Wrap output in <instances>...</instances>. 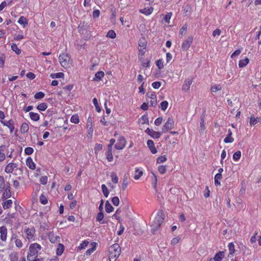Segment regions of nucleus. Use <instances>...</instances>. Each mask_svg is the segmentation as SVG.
<instances>
[{"instance_id": "obj_52", "label": "nucleus", "mask_w": 261, "mask_h": 261, "mask_svg": "<svg viewBox=\"0 0 261 261\" xmlns=\"http://www.w3.org/2000/svg\"><path fill=\"white\" fill-rule=\"evenodd\" d=\"M40 201L43 204H46L47 203V199L45 196L42 194L40 196Z\"/></svg>"}, {"instance_id": "obj_18", "label": "nucleus", "mask_w": 261, "mask_h": 261, "mask_svg": "<svg viewBox=\"0 0 261 261\" xmlns=\"http://www.w3.org/2000/svg\"><path fill=\"white\" fill-rule=\"evenodd\" d=\"M17 215L16 213L8 214L4 219V220L6 223L11 224L13 222L12 219L16 218Z\"/></svg>"}, {"instance_id": "obj_36", "label": "nucleus", "mask_w": 261, "mask_h": 261, "mask_svg": "<svg viewBox=\"0 0 261 261\" xmlns=\"http://www.w3.org/2000/svg\"><path fill=\"white\" fill-rule=\"evenodd\" d=\"M50 76L52 79H59V78H63L64 76V74L62 72H58L56 73H51L50 75Z\"/></svg>"}, {"instance_id": "obj_21", "label": "nucleus", "mask_w": 261, "mask_h": 261, "mask_svg": "<svg viewBox=\"0 0 261 261\" xmlns=\"http://www.w3.org/2000/svg\"><path fill=\"white\" fill-rule=\"evenodd\" d=\"M26 164L27 166L30 168L31 169L34 170L35 169L36 165L33 160L31 157H29L27 158L26 160Z\"/></svg>"}, {"instance_id": "obj_48", "label": "nucleus", "mask_w": 261, "mask_h": 261, "mask_svg": "<svg viewBox=\"0 0 261 261\" xmlns=\"http://www.w3.org/2000/svg\"><path fill=\"white\" fill-rule=\"evenodd\" d=\"M160 105L161 110L163 111H165L168 106V102L166 100L163 101L161 103Z\"/></svg>"}, {"instance_id": "obj_38", "label": "nucleus", "mask_w": 261, "mask_h": 261, "mask_svg": "<svg viewBox=\"0 0 261 261\" xmlns=\"http://www.w3.org/2000/svg\"><path fill=\"white\" fill-rule=\"evenodd\" d=\"M18 22L23 25V28L28 24V21L27 19L24 17V16H21L18 21Z\"/></svg>"}, {"instance_id": "obj_33", "label": "nucleus", "mask_w": 261, "mask_h": 261, "mask_svg": "<svg viewBox=\"0 0 261 261\" xmlns=\"http://www.w3.org/2000/svg\"><path fill=\"white\" fill-rule=\"evenodd\" d=\"M107 159L109 162H111L113 160V156L112 154V149L108 148V151L106 153Z\"/></svg>"}, {"instance_id": "obj_25", "label": "nucleus", "mask_w": 261, "mask_h": 261, "mask_svg": "<svg viewBox=\"0 0 261 261\" xmlns=\"http://www.w3.org/2000/svg\"><path fill=\"white\" fill-rule=\"evenodd\" d=\"M105 73L103 71H98L95 74V77L93 79L94 81H99L104 76Z\"/></svg>"}, {"instance_id": "obj_50", "label": "nucleus", "mask_w": 261, "mask_h": 261, "mask_svg": "<svg viewBox=\"0 0 261 261\" xmlns=\"http://www.w3.org/2000/svg\"><path fill=\"white\" fill-rule=\"evenodd\" d=\"M33 148L30 147H27L24 149V153L27 155H31L33 153Z\"/></svg>"}, {"instance_id": "obj_46", "label": "nucleus", "mask_w": 261, "mask_h": 261, "mask_svg": "<svg viewBox=\"0 0 261 261\" xmlns=\"http://www.w3.org/2000/svg\"><path fill=\"white\" fill-rule=\"evenodd\" d=\"M241 156V152L240 151H237L233 155V159L235 161H238Z\"/></svg>"}, {"instance_id": "obj_13", "label": "nucleus", "mask_w": 261, "mask_h": 261, "mask_svg": "<svg viewBox=\"0 0 261 261\" xmlns=\"http://www.w3.org/2000/svg\"><path fill=\"white\" fill-rule=\"evenodd\" d=\"M11 196L10 185L9 182H7V186L4 190L3 198L6 199L7 198H10Z\"/></svg>"}, {"instance_id": "obj_17", "label": "nucleus", "mask_w": 261, "mask_h": 261, "mask_svg": "<svg viewBox=\"0 0 261 261\" xmlns=\"http://www.w3.org/2000/svg\"><path fill=\"white\" fill-rule=\"evenodd\" d=\"M48 239L51 243H55L59 242L60 237L55 235L53 232H49L48 235Z\"/></svg>"}, {"instance_id": "obj_27", "label": "nucleus", "mask_w": 261, "mask_h": 261, "mask_svg": "<svg viewBox=\"0 0 261 261\" xmlns=\"http://www.w3.org/2000/svg\"><path fill=\"white\" fill-rule=\"evenodd\" d=\"M249 60L248 58H246L244 59L241 60L239 63V66L240 68H243L246 66L249 63Z\"/></svg>"}, {"instance_id": "obj_63", "label": "nucleus", "mask_w": 261, "mask_h": 261, "mask_svg": "<svg viewBox=\"0 0 261 261\" xmlns=\"http://www.w3.org/2000/svg\"><path fill=\"white\" fill-rule=\"evenodd\" d=\"M103 213L101 212L97 214L96 217V220L98 222H100L103 219Z\"/></svg>"}, {"instance_id": "obj_54", "label": "nucleus", "mask_w": 261, "mask_h": 261, "mask_svg": "<svg viewBox=\"0 0 261 261\" xmlns=\"http://www.w3.org/2000/svg\"><path fill=\"white\" fill-rule=\"evenodd\" d=\"M258 122V120H257V118H255L253 116H251L250 118V125H254L256 124Z\"/></svg>"}, {"instance_id": "obj_9", "label": "nucleus", "mask_w": 261, "mask_h": 261, "mask_svg": "<svg viewBox=\"0 0 261 261\" xmlns=\"http://www.w3.org/2000/svg\"><path fill=\"white\" fill-rule=\"evenodd\" d=\"M17 167V164L13 163H9L5 167V171L7 173H11Z\"/></svg>"}, {"instance_id": "obj_49", "label": "nucleus", "mask_w": 261, "mask_h": 261, "mask_svg": "<svg viewBox=\"0 0 261 261\" xmlns=\"http://www.w3.org/2000/svg\"><path fill=\"white\" fill-rule=\"evenodd\" d=\"M166 160L167 159L165 155L161 156L157 158L156 163L158 164H160L165 162Z\"/></svg>"}, {"instance_id": "obj_2", "label": "nucleus", "mask_w": 261, "mask_h": 261, "mask_svg": "<svg viewBox=\"0 0 261 261\" xmlns=\"http://www.w3.org/2000/svg\"><path fill=\"white\" fill-rule=\"evenodd\" d=\"M110 261H116L120 254L121 249L118 244L111 246L109 249Z\"/></svg>"}, {"instance_id": "obj_64", "label": "nucleus", "mask_w": 261, "mask_h": 261, "mask_svg": "<svg viewBox=\"0 0 261 261\" xmlns=\"http://www.w3.org/2000/svg\"><path fill=\"white\" fill-rule=\"evenodd\" d=\"M233 139L231 136H227V137H226L224 140V142L225 143H232L233 141Z\"/></svg>"}, {"instance_id": "obj_56", "label": "nucleus", "mask_w": 261, "mask_h": 261, "mask_svg": "<svg viewBox=\"0 0 261 261\" xmlns=\"http://www.w3.org/2000/svg\"><path fill=\"white\" fill-rule=\"evenodd\" d=\"M172 16V13H168L164 16V20L165 22L169 23Z\"/></svg>"}, {"instance_id": "obj_45", "label": "nucleus", "mask_w": 261, "mask_h": 261, "mask_svg": "<svg viewBox=\"0 0 261 261\" xmlns=\"http://www.w3.org/2000/svg\"><path fill=\"white\" fill-rule=\"evenodd\" d=\"M6 159V155L3 152V147L0 146V162H3Z\"/></svg>"}, {"instance_id": "obj_35", "label": "nucleus", "mask_w": 261, "mask_h": 261, "mask_svg": "<svg viewBox=\"0 0 261 261\" xmlns=\"http://www.w3.org/2000/svg\"><path fill=\"white\" fill-rule=\"evenodd\" d=\"M222 89V86L220 84L214 85L211 88V90L212 92H216L218 91H220Z\"/></svg>"}, {"instance_id": "obj_23", "label": "nucleus", "mask_w": 261, "mask_h": 261, "mask_svg": "<svg viewBox=\"0 0 261 261\" xmlns=\"http://www.w3.org/2000/svg\"><path fill=\"white\" fill-rule=\"evenodd\" d=\"M153 10V9L152 7L144 8L143 9L140 10V12L145 15H149L152 13Z\"/></svg>"}, {"instance_id": "obj_14", "label": "nucleus", "mask_w": 261, "mask_h": 261, "mask_svg": "<svg viewBox=\"0 0 261 261\" xmlns=\"http://www.w3.org/2000/svg\"><path fill=\"white\" fill-rule=\"evenodd\" d=\"M1 122L4 125L7 126L10 130L11 133H12L13 130L14 129V125L13 121L10 120L9 121H5L3 120H1Z\"/></svg>"}, {"instance_id": "obj_34", "label": "nucleus", "mask_w": 261, "mask_h": 261, "mask_svg": "<svg viewBox=\"0 0 261 261\" xmlns=\"http://www.w3.org/2000/svg\"><path fill=\"white\" fill-rule=\"evenodd\" d=\"M105 208H106V211L108 213H110L113 212L114 210L113 207L111 205V204L110 203V202L108 201H107L106 202Z\"/></svg>"}, {"instance_id": "obj_37", "label": "nucleus", "mask_w": 261, "mask_h": 261, "mask_svg": "<svg viewBox=\"0 0 261 261\" xmlns=\"http://www.w3.org/2000/svg\"><path fill=\"white\" fill-rule=\"evenodd\" d=\"M29 125L27 123H23L21 126L20 130L21 133H25L29 130Z\"/></svg>"}, {"instance_id": "obj_10", "label": "nucleus", "mask_w": 261, "mask_h": 261, "mask_svg": "<svg viewBox=\"0 0 261 261\" xmlns=\"http://www.w3.org/2000/svg\"><path fill=\"white\" fill-rule=\"evenodd\" d=\"M0 238L2 241L5 242L7 240V229L6 226H2L0 227Z\"/></svg>"}, {"instance_id": "obj_57", "label": "nucleus", "mask_w": 261, "mask_h": 261, "mask_svg": "<svg viewBox=\"0 0 261 261\" xmlns=\"http://www.w3.org/2000/svg\"><path fill=\"white\" fill-rule=\"evenodd\" d=\"M87 127L89 128V131L93 132L92 120L89 117L87 120Z\"/></svg>"}, {"instance_id": "obj_19", "label": "nucleus", "mask_w": 261, "mask_h": 261, "mask_svg": "<svg viewBox=\"0 0 261 261\" xmlns=\"http://www.w3.org/2000/svg\"><path fill=\"white\" fill-rule=\"evenodd\" d=\"M7 186V182L6 183L3 176H0V194L2 193Z\"/></svg>"}, {"instance_id": "obj_22", "label": "nucleus", "mask_w": 261, "mask_h": 261, "mask_svg": "<svg viewBox=\"0 0 261 261\" xmlns=\"http://www.w3.org/2000/svg\"><path fill=\"white\" fill-rule=\"evenodd\" d=\"M229 253L228 255V257H231L235 252L234 246L233 243H229L228 245Z\"/></svg>"}, {"instance_id": "obj_62", "label": "nucleus", "mask_w": 261, "mask_h": 261, "mask_svg": "<svg viewBox=\"0 0 261 261\" xmlns=\"http://www.w3.org/2000/svg\"><path fill=\"white\" fill-rule=\"evenodd\" d=\"M89 242L88 241H85L82 243L80 244V245L79 247V249L80 250L84 249H85L88 245Z\"/></svg>"}, {"instance_id": "obj_24", "label": "nucleus", "mask_w": 261, "mask_h": 261, "mask_svg": "<svg viewBox=\"0 0 261 261\" xmlns=\"http://www.w3.org/2000/svg\"><path fill=\"white\" fill-rule=\"evenodd\" d=\"M224 252L223 251H219L218 253H217L214 257V261L221 260L223 257L224 256Z\"/></svg>"}, {"instance_id": "obj_30", "label": "nucleus", "mask_w": 261, "mask_h": 261, "mask_svg": "<svg viewBox=\"0 0 261 261\" xmlns=\"http://www.w3.org/2000/svg\"><path fill=\"white\" fill-rule=\"evenodd\" d=\"M136 174L134 176V179L136 180L139 179L143 175V171L140 170L138 168L135 169Z\"/></svg>"}, {"instance_id": "obj_51", "label": "nucleus", "mask_w": 261, "mask_h": 261, "mask_svg": "<svg viewBox=\"0 0 261 261\" xmlns=\"http://www.w3.org/2000/svg\"><path fill=\"white\" fill-rule=\"evenodd\" d=\"M153 176L152 177V184L153 186V188L155 189L156 187L158 179L156 176L154 174H152Z\"/></svg>"}, {"instance_id": "obj_3", "label": "nucleus", "mask_w": 261, "mask_h": 261, "mask_svg": "<svg viewBox=\"0 0 261 261\" xmlns=\"http://www.w3.org/2000/svg\"><path fill=\"white\" fill-rule=\"evenodd\" d=\"M41 249V246L37 244H31L29 247V252L27 255L28 261L32 260V258H36L37 256L38 251Z\"/></svg>"}, {"instance_id": "obj_6", "label": "nucleus", "mask_w": 261, "mask_h": 261, "mask_svg": "<svg viewBox=\"0 0 261 261\" xmlns=\"http://www.w3.org/2000/svg\"><path fill=\"white\" fill-rule=\"evenodd\" d=\"M193 40L192 36H189L183 41L181 45V49L184 51H186L190 47Z\"/></svg>"}, {"instance_id": "obj_61", "label": "nucleus", "mask_w": 261, "mask_h": 261, "mask_svg": "<svg viewBox=\"0 0 261 261\" xmlns=\"http://www.w3.org/2000/svg\"><path fill=\"white\" fill-rule=\"evenodd\" d=\"M47 177L46 176H43L40 178V182L42 185H45L47 182Z\"/></svg>"}, {"instance_id": "obj_47", "label": "nucleus", "mask_w": 261, "mask_h": 261, "mask_svg": "<svg viewBox=\"0 0 261 261\" xmlns=\"http://www.w3.org/2000/svg\"><path fill=\"white\" fill-rule=\"evenodd\" d=\"M116 35L115 32L113 30L109 31L107 34V37H109L112 39L115 38L116 37Z\"/></svg>"}, {"instance_id": "obj_12", "label": "nucleus", "mask_w": 261, "mask_h": 261, "mask_svg": "<svg viewBox=\"0 0 261 261\" xmlns=\"http://www.w3.org/2000/svg\"><path fill=\"white\" fill-rule=\"evenodd\" d=\"M26 237L28 240H31L33 238L35 233V230L33 227L28 228L25 230Z\"/></svg>"}, {"instance_id": "obj_55", "label": "nucleus", "mask_w": 261, "mask_h": 261, "mask_svg": "<svg viewBox=\"0 0 261 261\" xmlns=\"http://www.w3.org/2000/svg\"><path fill=\"white\" fill-rule=\"evenodd\" d=\"M187 30V25L186 24L184 25L179 31V34L181 35V37L185 35L186 34Z\"/></svg>"}, {"instance_id": "obj_31", "label": "nucleus", "mask_w": 261, "mask_h": 261, "mask_svg": "<svg viewBox=\"0 0 261 261\" xmlns=\"http://www.w3.org/2000/svg\"><path fill=\"white\" fill-rule=\"evenodd\" d=\"M200 120L199 132L200 133H203L205 129L204 116H201Z\"/></svg>"}, {"instance_id": "obj_44", "label": "nucleus", "mask_w": 261, "mask_h": 261, "mask_svg": "<svg viewBox=\"0 0 261 261\" xmlns=\"http://www.w3.org/2000/svg\"><path fill=\"white\" fill-rule=\"evenodd\" d=\"M12 49L16 53L17 55H19L21 53V50L18 48L16 44H13L11 45Z\"/></svg>"}, {"instance_id": "obj_29", "label": "nucleus", "mask_w": 261, "mask_h": 261, "mask_svg": "<svg viewBox=\"0 0 261 261\" xmlns=\"http://www.w3.org/2000/svg\"><path fill=\"white\" fill-rule=\"evenodd\" d=\"M64 250V247L63 244L59 243L56 250V253L58 255H61Z\"/></svg>"}, {"instance_id": "obj_7", "label": "nucleus", "mask_w": 261, "mask_h": 261, "mask_svg": "<svg viewBox=\"0 0 261 261\" xmlns=\"http://www.w3.org/2000/svg\"><path fill=\"white\" fill-rule=\"evenodd\" d=\"M174 120L171 118H169L165 124L163 126L162 129L163 133L167 132L174 127Z\"/></svg>"}, {"instance_id": "obj_5", "label": "nucleus", "mask_w": 261, "mask_h": 261, "mask_svg": "<svg viewBox=\"0 0 261 261\" xmlns=\"http://www.w3.org/2000/svg\"><path fill=\"white\" fill-rule=\"evenodd\" d=\"M147 100L150 106L155 107L157 103L156 97L153 92H148L146 94Z\"/></svg>"}, {"instance_id": "obj_32", "label": "nucleus", "mask_w": 261, "mask_h": 261, "mask_svg": "<svg viewBox=\"0 0 261 261\" xmlns=\"http://www.w3.org/2000/svg\"><path fill=\"white\" fill-rule=\"evenodd\" d=\"M9 259L10 261H17L18 259V253L16 252H11L9 254Z\"/></svg>"}, {"instance_id": "obj_59", "label": "nucleus", "mask_w": 261, "mask_h": 261, "mask_svg": "<svg viewBox=\"0 0 261 261\" xmlns=\"http://www.w3.org/2000/svg\"><path fill=\"white\" fill-rule=\"evenodd\" d=\"M93 103L95 107V108L97 110V111L98 112H100V111H101V109L100 108V107H99V105H98V101H97V100L96 98H94L93 99Z\"/></svg>"}, {"instance_id": "obj_39", "label": "nucleus", "mask_w": 261, "mask_h": 261, "mask_svg": "<svg viewBox=\"0 0 261 261\" xmlns=\"http://www.w3.org/2000/svg\"><path fill=\"white\" fill-rule=\"evenodd\" d=\"M47 108V105L46 103L43 102L39 104L37 108L38 110L43 111H45Z\"/></svg>"}, {"instance_id": "obj_42", "label": "nucleus", "mask_w": 261, "mask_h": 261, "mask_svg": "<svg viewBox=\"0 0 261 261\" xmlns=\"http://www.w3.org/2000/svg\"><path fill=\"white\" fill-rule=\"evenodd\" d=\"M70 121L74 123H78L80 122L79 116L77 114L71 116Z\"/></svg>"}, {"instance_id": "obj_40", "label": "nucleus", "mask_w": 261, "mask_h": 261, "mask_svg": "<svg viewBox=\"0 0 261 261\" xmlns=\"http://www.w3.org/2000/svg\"><path fill=\"white\" fill-rule=\"evenodd\" d=\"M101 189L104 196L106 197H108L109 194V191L107 188L106 186L104 184L101 185Z\"/></svg>"}, {"instance_id": "obj_15", "label": "nucleus", "mask_w": 261, "mask_h": 261, "mask_svg": "<svg viewBox=\"0 0 261 261\" xmlns=\"http://www.w3.org/2000/svg\"><path fill=\"white\" fill-rule=\"evenodd\" d=\"M146 132L151 137L154 139H158L160 137L161 134L160 132H155L152 129L147 128Z\"/></svg>"}, {"instance_id": "obj_58", "label": "nucleus", "mask_w": 261, "mask_h": 261, "mask_svg": "<svg viewBox=\"0 0 261 261\" xmlns=\"http://www.w3.org/2000/svg\"><path fill=\"white\" fill-rule=\"evenodd\" d=\"M158 171L161 174H164L166 171V166L164 165H160L158 167Z\"/></svg>"}, {"instance_id": "obj_16", "label": "nucleus", "mask_w": 261, "mask_h": 261, "mask_svg": "<svg viewBox=\"0 0 261 261\" xmlns=\"http://www.w3.org/2000/svg\"><path fill=\"white\" fill-rule=\"evenodd\" d=\"M147 145L152 153L155 154L157 152V150L155 147L154 143L152 140H148L147 142Z\"/></svg>"}, {"instance_id": "obj_26", "label": "nucleus", "mask_w": 261, "mask_h": 261, "mask_svg": "<svg viewBox=\"0 0 261 261\" xmlns=\"http://www.w3.org/2000/svg\"><path fill=\"white\" fill-rule=\"evenodd\" d=\"M12 200H7L5 201H3L2 203V205L3 208L6 210L12 206Z\"/></svg>"}, {"instance_id": "obj_28", "label": "nucleus", "mask_w": 261, "mask_h": 261, "mask_svg": "<svg viewBox=\"0 0 261 261\" xmlns=\"http://www.w3.org/2000/svg\"><path fill=\"white\" fill-rule=\"evenodd\" d=\"M30 118L35 121H37L40 119V116L38 113L30 112L29 113Z\"/></svg>"}, {"instance_id": "obj_1", "label": "nucleus", "mask_w": 261, "mask_h": 261, "mask_svg": "<svg viewBox=\"0 0 261 261\" xmlns=\"http://www.w3.org/2000/svg\"><path fill=\"white\" fill-rule=\"evenodd\" d=\"M164 219L165 215L164 213L162 211H159L151 225V231L153 233H154L155 231L158 230Z\"/></svg>"}, {"instance_id": "obj_11", "label": "nucleus", "mask_w": 261, "mask_h": 261, "mask_svg": "<svg viewBox=\"0 0 261 261\" xmlns=\"http://www.w3.org/2000/svg\"><path fill=\"white\" fill-rule=\"evenodd\" d=\"M193 81L191 79H186L182 87V91L185 92H188L189 91L190 86L192 83Z\"/></svg>"}, {"instance_id": "obj_53", "label": "nucleus", "mask_w": 261, "mask_h": 261, "mask_svg": "<svg viewBox=\"0 0 261 261\" xmlns=\"http://www.w3.org/2000/svg\"><path fill=\"white\" fill-rule=\"evenodd\" d=\"M112 202L115 206H118L119 204V199L118 197L115 196L112 198Z\"/></svg>"}, {"instance_id": "obj_41", "label": "nucleus", "mask_w": 261, "mask_h": 261, "mask_svg": "<svg viewBox=\"0 0 261 261\" xmlns=\"http://www.w3.org/2000/svg\"><path fill=\"white\" fill-rule=\"evenodd\" d=\"M112 181L114 184H117L118 182V177L117 174L115 172H112L111 175Z\"/></svg>"}, {"instance_id": "obj_8", "label": "nucleus", "mask_w": 261, "mask_h": 261, "mask_svg": "<svg viewBox=\"0 0 261 261\" xmlns=\"http://www.w3.org/2000/svg\"><path fill=\"white\" fill-rule=\"evenodd\" d=\"M126 145V140L123 137H120L118 140L117 144L115 145L116 149L118 150H121Z\"/></svg>"}, {"instance_id": "obj_43", "label": "nucleus", "mask_w": 261, "mask_h": 261, "mask_svg": "<svg viewBox=\"0 0 261 261\" xmlns=\"http://www.w3.org/2000/svg\"><path fill=\"white\" fill-rule=\"evenodd\" d=\"M44 93L42 92H39L35 94L34 98L36 99H40L43 98L44 97Z\"/></svg>"}, {"instance_id": "obj_60", "label": "nucleus", "mask_w": 261, "mask_h": 261, "mask_svg": "<svg viewBox=\"0 0 261 261\" xmlns=\"http://www.w3.org/2000/svg\"><path fill=\"white\" fill-rule=\"evenodd\" d=\"M139 51H144V49H145L146 48V44L144 42H142L141 41H140L139 43Z\"/></svg>"}, {"instance_id": "obj_20", "label": "nucleus", "mask_w": 261, "mask_h": 261, "mask_svg": "<svg viewBox=\"0 0 261 261\" xmlns=\"http://www.w3.org/2000/svg\"><path fill=\"white\" fill-rule=\"evenodd\" d=\"M128 177L129 176L128 174H125L123 176V181L122 183V188L123 190H125L126 189L127 186L129 184L128 180Z\"/></svg>"}, {"instance_id": "obj_4", "label": "nucleus", "mask_w": 261, "mask_h": 261, "mask_svg": "<svg viewBox=\"0 0 261 261\" xmlns=\"http://www.w3.org/2000/svg\"><path fill=\"white\" fill-rule=\"evenodd\" d=\"M59 60L61 65L65 68H69L71 63L70 57L67 54L63 53L60 55Z\"/></svg>"}]
</instances>
